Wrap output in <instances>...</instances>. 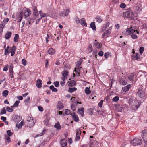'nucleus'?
I'll return each instance as SVG.
<instances>
[{"instance_id":"f257e3e1","label":"nucleus","mask_w":147,"mask_h":147,"mask_svg":"<svg viewBox=\"0 0 147 147\" xmlns=\"http://www.w3.org/2000/svg\"><path fill=\"white\" fill-rule=\"evenodd\" d=\"M31 13V11L29 9H27L26 11L25 12L24 15V16L26 17L25 18L26 19L27 22H26V24L27 25L30 26L34 22V19L33 18H32L30 17L28 18L26 17L29 16Z\"/></svg>"},{"instance_id":"f03ea898","label":"nucleus","mask_w":147,"mask_h":147,"mask_svg":"<svg viewBox=\"0 0 147 147\" xmlns=\"http://www.w3.org/2000/svg\"><path fill=\"white\" fill-rule=\"evenodd\" d=\"M136 32L137 34H139V32L134 30L132 27H131L130 28H127L124 30L122 32V34L124 35L127 36L130 35L132 33H134Z\"/></svg>"},{"instance_id":"7ed1b4c3","label":"nucleus","mask_w":147,"mask_h":147,"mask_svg":"<svg viewBox=\"0 0 147 147\" xmlns=\"http://www.w3.org/2000/svg\"><path fill=\"white\" fill-rule=\"evenodd\" d=\"M142 143V139L140 137H136L131 141V144L133 146L140 145Z\"/></svg>"},{"instance_id":"20e7f679","label":"nucleus","mask_w":147,"mask_h":147,"mask_svg":"<svg viewBox=\"0 0 147 147\" xmlns=\"http://www.w3.org/2000/svg\"><path fill=\"white\" fill-rule=\"evenodd\" d=\"M134 15V12L131 10L130 8H129L127 11L123 13V16L125 17L126 18H130L132 19L133 18Z\"/></svg>"},{"instance_id":"39448f33","label":"nucleus","mask_w":147,"mask_h":147,"mask_svg":"<svg viewBox=\"0 0 147 147\" xmlns=\"http://www.w3.org/2000/svg\"><path fill=\"white\" fill-rule=\"evenodd\" d=\"M143 88L142 85L140 86L137 92V94L140 98H143L144 96V92L143 90Z\"/></svg>"},{"instance_id":"423d86ee","label":"nucleus","mask_w":147,"mask_h":147,"mask_svg":"<svg viewBox=\"0 0 147 147\" xmlns=\"http://www.w3.org/2000/svg\"><path fill=\"white\" fill-rule=\"evenodd\" d=\"M142 138L143 139L144 142L147 143V129H145L142 131Z\"/></svg>"},{"instance_id":"0eeeda50","label":"nucleus","mask_w":147,"mask_h":147,"mask_svg":"<svg viewBox=\"0 0 147 147\" xmlns=\"http://www.w3.org/2000/svg\"><path fill=\"white\" fill-rule=\"evenodd\" d=\"M70 12V9L69 8H68L64 10L63 12H60L59 14L61 16H68Z\"/></svg>"},{"instance_id":"6e6552de","label":"nucleus","mask_w":147,"mask_h":147,"mask_svg":"<svg viewBox=\"0 0 147 147\" xmlns=\"http://www.w3.org/2000/svg\"><path fill=\"white\" fill-rule=\"evenodd\" d=\"M23 16L24 13L23 12H21L17 13L16 18L18 20V22H20L21 21Z\"/></svg>"},{"instance_id":"1a4fd4ad","label":"nucleus","mask_w":147,"mask_h":147,"mask_svg":"<svg viewBox=\"0 0 147 147\" xmlns=\"http://www.w3.org/2000/svg\"><path fill=\"white\" fill-rule=\"evenodd\" d=\"M15 51L16 47L15 46H13L10 49H8V53H11V56H12L15 54Z\"/></svg>"},{"instance_id":"9d476101","label":"nucleus","mask_w":147,"mask_h":147,"mask_svg":"<svg viewBox=\"0 0 147 147\" xmlns=\"http://www.w3.org/2000/svg\"><path fill=\"white\" fill-rule=\"evenodd\" d=\"M98 144V143L96 142L93 140L92 139L90 140L89 142L90 147H97L96 146Z\"/></svg>"},{"instance_id":"9b49d317","label":"nucleus","mask_w":147,"mask_h":147,"mask_svg":"<svg viewBox=\"0 0 147 147\" xmlns=\"http://www.w3.org/2000/svg\"><path fill=\"white\" fill-rule=\"evenodd\" d=\"M131 86L130 84H128L126 86H124L122 88V91L123 92L125 93L128 91L129 89L130 88Z\"/></svg>"},{"instance_id":"f8f14e48","label":"nucleus","mask_w":147,"mask_h":147,"mask_svg":"<svg viewBox=\"0 0 147 147\" xmlns=\"http://www.w3.org/2000/svg\"><path fill=\"white\" fill-rule=\"evenodd\" d=\"M13 65H11L9 68V72L10 74V76L11 78H13L14 77L13 74L14 72L13 70Z\"/></svg>"},{"instance_id":"ddd939ff","label":"nucleus","mask_w":147,"mask_h":147,"mask_svg":"<svg viewBox=\"0 0 147 147\" xmlns=\"http://www.w3.org/2000/svg\"><path fill=\"white\" fill-rule=\"evenodd\" d=\"M71 116L73 119L76 122H78L79 121V119L77 115L74 112L70 114Z\"/></svg>"},{"instance_id":"4468645a","label":"nucleus","mask_w":147,"mask_h":147,"mask_svg":"<svg viewBox=\"0 0 147 147\" xmlns=\"http://www.w3.org/2000/svg\"><path fill=\"white\" fill-rule=\"evenodd\" d=\"M141 5H140L138 6H137L136 7L134 10L135 13H136L138 14L141 11L142 9L141 8Z\"/></svg>"},{"instance_id":"2eb2a0df","label":"nucleus","mask_w":147,"mask_h":147,"mask_svg":"<svg viewBox=\"0 0 147 147\" xmlns=\"http://www.w3.org/2000/svg\"><path fill=\"white\" fill-rule=\"evenodd\" d=\"M81 68V67L76 66V68H75V71L76 73V75L80 76V69Z\"/></svg>"},{"instance_id":"dca6fc26","label":"nucleus","mask_w":147,"mask_h":147,"mask_svg":"<svg viewBox=\"0 0 147 147\" xmlns=\"http://www.w3.org/2000/svg\"><path fill=\"white\" fill-rule=\"evenodd\" d=\"M42 81L41 80L38 79L37 80L36 82V86L38 88H40L42 87Z\"/></svg>"},{"instance_id":"f3484780","label":"nucleus","mask_w":147,"mask_h":147,"mask_svg":"<svg viewBox=\"0 0 147 147\" xmlns=\"http://www.w3.org/2000/svg\"><path fill=\"white\" fill-rule=\"evenodd\" d=\"M67 144V140L65 139L62 140L60 142V145L61 147H66Z\"/></svg>"},{"instance_id":"a211bd4d","label":"nucleus","mask_w":147,"mask_h":147,"mask_svg":"<svg viewBox=\"0 0 147 147\" xmlns=\"http://www.w3.org/2000/svg\"><path fill=\"white\" fill-rule=\"evenodd\" d=\"M96 21L98 23H100L103 20L102 18L100 16H97L96 17Z\"/></svg>"},{"instance_id":"6ab92c4d","label":"nucleus","mask_w":147,"mask_h":147,"mask_svg":"<svg viewBox=\"0 0 147 147\" xmlns=\"http://www.w3.org/2000/svg\"><path fill=\"white\" fill-rule=\"evenodd\" d=\"M11 32H7L5 36V38L6 39H9L11 36Z\"/></svg>"},{"instance_id":"aec40b11","label":"nucleus","mask_w":147,"mask_h":147,"mask_svg":"<svg viewBox=\"0 0 147 147\" xmlns=\"http://www.w3.org/2000/svg\"><path fill=\"white\" fill-rule=\"evenodd\" d=\"M78 111L79 113L81 115L82 117L84 115V110L83 108H82L80 109H78Z\"/></svg>"},{"instance_id":"412c9836","label":"nucleus","mask_w":147,"mask_h":147,"mask_svg":"<svg viewBox=\"0 0 147 147\" xmlns=\"http://www.w3.org/2000/svg\"><path fill=\"white\" fill-rule=\"evenodd\" d=\"M27 123L28 125V126L29 127H30L33 126L34 125L35 123L33 120H32L27 122Z\"/></svg>"},{"instance_id":"4be33fe9","label":"nucleus","mask_w":147,"mask_h":147,"mask_svg":"<svg viewBox=\"0 0 147 147\" xmlns=\"http://www.w3.org/2000/svg\"><path fill=\"white\" fill-rule=\"evenodd\" d=\"M55 49L52 48H49L48 51V53L49 54H55Z\"/></svg>"},{"instance_id":"5701e85b","label":"nucleus","mask_w":147,"mask_h":147,"mask_svg":"<svg viewBox=\"0 0 147 147\" xmlns=\"http://www.w3.org/2000/svg\"><path fill=\"white\" fill-rule=\"evenodd\" d=\"M116 110L118 112H122L123 111V108L121 106H119L116 107Z\"/></svg>"},{"instance_id":"b1692460","label":"nucleus","mask_w":147,"mask_h":147,"mask_svg":"<svg viewBox=\"0 0 147 147\" xmlns=\"http://www.w3.org/2000/svg\"><path fill=\"white\" fill-rule=\"evenodd\" d=\"M119 82L120 84L123 85H126L127 84V81L125 80L123 78L121 79Z\"/></svg>"},{"instance_id":"393cba45","label":"nucleus","mask_w":147,"mask_h":147,"mask_svg":"<svg viewBox=\"0 0 147 147\" xmlns=\"http://www.w3.org/2000/svg\"><path fill=\"white\" fill-rule=\"evenodd\" d=\"M80 24L82 25L83 26H87V24L85 22V19L84 18H82L80 20Z\"/></svg>"},{"instance_id":"a878e982","label":"nucleus","mask_w":147,"mask_h":147,"mask_svg":"<svg viewBox=\"0 0 147 147\" xmlns=\"http://www.w3.org/2000/svg\"><path fill=\"white\" fill-rule=\"evenodd\" d=\"M90 26L91 28L94 30H96V28L95 25V22H92L90 24Z\"/></svg>"},{"instance_id":"bb28decb","label":"nucleus","mask_w":147,"mask_h":147,"mask_svg":"<svg viewBox=\"0 0 147 147\" xmlns=\"http://www.w3.org/2000/svg\"><path fill=\"white\" fill-rule=\"evenodd\" d=\"M10 136L7 135L5 136V139L6 142H7V143H9L11 142V140H10Z\"/></svg>"},{"instance_id":"cd10ccee","label":"nucleus","mask_w":147,"mask_h":147,"mask_svg":"<svg viewBox=\"0 0 147 147\" xmlns=\"http://www.w3.org/2000/svg\"><path fill=\"white\" fill-rule=\"evenodd\" d=\"M33 14L34 16H37L38 15V13L36 8L35 7H34L33 9Z\"/></svg>"},{"instance_id":"c85d7f7f","label":"nucleus","mask_w":147,"mask_h":147,"mask_svg":"<svg viewBox=\"0 0 147 147\" xmlns=\"http://www.w3.org/2000/svg\"><path fill=\"white\" fill-rule=\"evenodd\" d=\"M134 59L138 60L140 58V55L138 53H136L135 54L133 55Z\"/></svg>"},{"instance_id":"c756f323","label":"nucleus","mask_w":147,"mask_h":147,"mask_svg":"<svg viewBox=\"0 0 147 147\" xmlns=\"http://www.w3.org/2000/svg\"><path fill=\"white\" fill-rule=\"evenodd\" d=\"M136 32L134 33H132L131 35V37L133 39H136L138 37L136 34Z\"/></svg>"},{"instance_id":"7c9ffc66","label":"nucleus","mask_w":147,"mask_h":147,"mask_svg":"<svg viewBox=\"0 0 147 147\" xmlns=\"http://www.w3.org/2000/svg\"><path fill=\"white\" fill-rule=\"evenodd\" d=\"M76 84V82L74 80L71 81L69 83V85L70 86H74Z\"/></svg>"},{"instance_id":"2f4dec72","label":"nucleus","mask_w":147,"mask_h":147,"mask_svg":"<svg viewBox=\"0 0 147 147\" xmlns=\"http://www.w3.org/2000/svg\"><path fill=\"white\" fill-rule=\"evenodd\" d=\"M134 76V74H131L128 76V79L130 81H133Z\"/></svg>"},{"instance_id":"473e14b6","label":"nucleus","mask_w":147,"mask_h":147,"mask_svg":"<svg viewBox=\"0 0 147 147\" xmlns=\"http://www.w3.org/2000/svg\"><path fill=\"white\" fill-rule=\"evenodd\" d=\"M110 31H109L108 30L105 31L102 35V38H104L106 35L110 34L111 33Z\"/></svg>"},{"instance_id":"72a5a7b5","label":"nucleus","mask_w":147,"mask_h":147,"mask_svg":"<svg viewBox=\"0 0 147 147\" xmlns=\"http://www.w3.org/2000/svg\"><path fill=\"white\" fill-rule=\"evenodd\" d=\"M54 127L58 129H59L61 128V126L60 125L59 122L57 123L54 125Z\"/></svg>"},{"instance_id":"f704fd0d","label":"nucleus","mask_w":147,"mask_h":147,"mask_svg":"<svg viewBox=\"0 0 147 147\" xmlns=\"http://www.w3.org/2000/svg\"><path fill=\"white\" fill-rule=\"evenodd\" d=\"M77 88L75 87L70 88L68 90V91L70 93H72L73 92L76 90Z\"/></svg>"},{"instance_id":"c9c22d12","label":"nucleus","mask_w":147,"mask_h":147,"mask_svg":"<svg viewBox=\"0 0 147 147\" xmlns=\"http://www.w3.org/2000/svg\"><path fill=\"white\" fill-rule=\"evenodd\" d=\"M62 75L63 77L67 78V72L66 71H63L62 72Z\"/></svg>"},{"instance_id":"e433bc0d","label":"nucleus","mask_w":147,"mask_h":147,"mask_svg":"<svg viewBox=\"0 0 147 147\" xmlns=\"http://www.w3.org/2000/svg\"><path fill=\"white\" fill-rule=\"evenodd\" d=\"M85 93L87 94H89L91 92L90 89L88 87H87L85 88Z\"/></svg>"},{"instance_id":"4c0bfd02","label":"nucleus","mask_w":147,"mask_h":147,"mask_svg":"<svg viewBox=\"0 0 147 147\" xmlns=\"http://www.w3.org/2000/svg\"><path fill=\"white\" fill-rule=\"evenodd\" d=\"M19 39V35L18 34H16L15 35V36L14 38V41L16 42H17L18 41Z\"/></svg>"},{"instance_id":"58836bf2","label":"nucleus","mask_w":147,"mask_h":147,"mask_svg":"<svg viewBox=\"0 0 147 147\" xmlns=\"http://www.w3.org/2000/svg\"><path fill=\"white\" fill-rule=\"evenodd\" d=\"M39 13L41 16V18H42V17H46L47 16V15L46 13H43L42 11H39Z\"/></svg>"},{"instance_id":"ea45409f","label":"nucleus","mask_w":147,"mask_h":147,"mask_svg":"<svg viewBox=\"0 0 147 147\" xmlns=\"http://www.w3.org/2000/svg\"><path fill=\"white\" fill-rule=\"evenodd\" d=\"M20 102V101L19 100L16 101L14 104L12 106H11V107H17Z\"/></svg>"},{"instance_id":"a19ab883","label":"nucleus","mask_w":147,"mask_h":147,"mask_svg":"<svg viewBox=\"0 0 147 147\" xmlns=\"http://www.w3.org/2000/svg\"><path fill=\"white\" fill-rule=\"evenodd\" d=\"M57 107L59 110H61L63 107L62 104L60 102L58 103Z\"/></svg>"},{"instance_id":"79ce46f5","label":"nucleus","mask_w":147,"mask_h":147,"mask_svg":"<svg viewBox=\"0 0 147 147\" xmlns=\"http://www.w3.org/2000/svg\"><path fill=\"white\" fill-rule=\"evenodd\" d=\"M8 93L9 92L7 90H5L2 93L3 96L5 97H6L8 95Z\"/></svg>"},{"instance_id":"37998d69","label":"nucleus","mask_w":147,"mask_h":147,"mask_svg":"<svg viewBox=\"0 0 147 147\" xmlns=\"http://www.w3.org/2000/svg\"><path fill=\"white\" fill-rule=\"evenodd\" d=\"M6 110L5 108H4L1 110L0 113L1 115L5 114Z\"/></svg>"},{"instance_id":"c03bdc74","label":"nucleus","mask_w":147,"mask_h":147,"mask_svg":"<svg viewBox=\"0 0 147 147\" xmlns=\"http://www.w3.org/2000/svg\"><path fill=\"white\" fill-rule=\"evenodd\" d=\"M80 131L79 129H77L76 130V136H80Z\"/></svg>"},{"instance_id":"a18cd8bd","label":"nucleus","mask_w":147,"mask_h":147,"mask_svg":"<svg viewBox=\"0 0 147 147\" xmlns=\"http://www.w3.org/2000/svg\"><path fill=\"white\" fill-rule=\"evenodd\" d=\"M95 46L97 48H99L101 46V45L100 43L98 42H96L94 44Z\"/></svg>"},{"instance_id":"49530a36","label":"nucleus","mask_w":147,"mask_h":147,"mask_svg":"<svg viewBox=\"0 0 147 147\" xmlns=\"http://www.w3.org/2000/svg\"><path fill=\"white\" fill-rule=\"evenodd\" d=\"M6 109L7 111L10 112H12L13 111V109L9 107H6Z\"/></svg>"},{"instance_id":"de8ad7c7","label":"nucleus","mask_w":147,"mask_h":147,"mask_svg":"<svg viewBox=\"0 0 147 147\" xmlns=\"http://www.w3.org/2000/svg\"><path fill=\"white\" fill-rule=\"evenodd\" d=\"M65 113L67 115H69L70 114V111L68 109H66L65 110Z\"/></svg>"},{"instance_id":"09e8293b","label":"nucleus","mask_w":147,"mask_h":147,"mask_svg":"<svg viewBox=\"0 0 147 147\" xmlns=\"http://www.w3.org/2000/svg\"><path fill=\"white\" fill-rule=\"evenodd\" d=\"M82 62V60H80L79 61L77 62V64H76V66L80 67Z\"/></svg>"},{"instance_id":"8fccbe9b","label":"nucleus","mask_w":147,"mask_h":147,"mask_svg":"<svg viewBox=\"0 0 147 147\" xmlns=\"http://www.w3.org/2000/svg\"><path fill=\"white\" fill-rule=\"evenodd\" d=\"M9 66L7 65L5 66L4 67L3 69V70L5 71H7L9 68Z\"/></svg>"},{"instance_id":"3c124183","label":"nucleus","mask_w":147,"mask_h":147,"mask_svg":"<svg viewBox=\"0 0 147 147\" xmlns=\"http://www.w3.org/2000/svg\"><path fill=\"white\" fill-rule=\"evenodd\" d=\"M144 50V48L143 47H141L140 48L139 52L140 53L141 55H142Z\"/></svg>"},{"instance_id":"603ef678","label":"nucleus","mask_w":147,"mask_h":147,"mask_svg":"<svg viewBox=\"0 0 147 147\" xmlns=\"http://www.w3.org/2000/svg\"><path fill=\"white\" fill-rule=\"evenodd\" d=\"M119 99V98L118 96H116L114 97L112 99L113 101L114 102H116Z\"/></svg>"},{"instance_id":"864d4df0","label":"nucleus","mask_w":147,"mask_h":147,"mask_svg":"<svg viewBox=\"0 0 147 147\" xmlns=\"http://www.w3.org/2000/svg\"><path fill=\"white\" fill-rule=\"evenodd\" d=\"M30 97L29 96L27 97L24 100L25 103L26 104H28V102L30 100Z\"/></svg>"},{"instance_id":"5fc2aeb1","label":"nucleus","mask_w":147,"mask_h":147,"mask_svg":"<svg viewBox=\"0 0 147 147\" xmlns=\"http://www.w3.org/2000/svg\"><path fill=\"white\" fill-rule=\"evenodd\" d=\"M24 124L23 122L22 121L18 125H16V126L17 127L19 128L20 127H22V125H23Z\"/></svg>"},{"instance_id":"6e6d98bb","label":"nucleus","mask_w":147,"mask_h":147,"mask_svg":"<svg viewBox=\"0 0 147 147\" xmlns=\"http://www.w3.org/2000/svg\"><path fill=\"white\" fill-rule=\"evenodd\" d=\"M71 109L72 111H74L76 110V107L73 104L71 105Z\"/></svg>"},{"instance_id":"4d7b16f0","label":"nucleus","mask_w":147,"mask_h":147,"mask_svg":"<svg viewBox=\"0 0 147 147\" xmlns=\"http://www.w3.org/2000/svg\"><path fill=\"white\" fill-rule=\"evenodd\" d=\"M9 19L7 18L5 19H4L2 23L3 24H4L5 25L9 21Z\"/></svg>"},{"instance_id":"13d9d810","label":"nucleus","mask_w":147,"mask_h":147,"mask_svg":"<svg viewBox=\"0 0 147 147\" xmlns=\"http://www.w3.org/2000/svg\"><path fill=\"white\" fill-rule=\"evenodd\" d=\"M7 133L8 136H11L13 134V133L11 132L10 130H8L7 131Z\"/></svg>"},{"instance_id":"bf43d9fd","label":"nucleus","mask_w":147,"mask_h":147,"mask_svg":"<svg viewBox=\"0 0 147 147\" xmlns=\"http://www.w3.org/2000/svg\"><path fill=\"white\" fill-rule=\"evenodd\" d=\"M103 101L102 100H101L98 103V105L101 108L102 107Z\"/></svg>"},{"instance_id":"052dcab7","label":"nucleus","mask_w":147,"mask_h":147,"mask_svg":"<svg viewBox=\"0 0 147 147\" xmlns=\"http://www.w3.org/2000/svg\"><path fill=\"white\" fill-rule=\"evenodd\" d=\"M22 62L23 64L25 66L26 65L27 61L26 60L24 59H22Z\"/></svg>"},{"instance_id":"680f3d73","label":"nucleus","mask_w":147,"mask_h":147,"mask_svg":"<svg viewBox=\"0 0 147 147\" xmlns=\"http://www.w3.org/2000/svg\"><path fill=\"white\" fill-rule=\"evenodd\" d=\"M120 7L121 8H125L126 7L125 4L123 3H122L120 5Z\"/></svg>"},{"instance_id":"e2e57ef3","label":"nucleus","mask_w":147,"mask_h":147,"mask_svg":"<svg viewBox=\"0 0 147 147\" xmlns=\"http://www.w3.org/2000/svg\"><path fill=\"white\" fill-rule=\"evenodd\" d=\"M45 124L46 125L48 124L49 121V119L48 118L45 119L44 121Z\"/></svg>"},{"instance_id":"0e129e2a","label":"nucleus","mask_w":147,"mask_h":147,"mask_svg":"<svg viewBox=\"0 0 147 147\" xmlns=\"http://www.w3.org/2000/svg\"><path fill=\"white\" fill-rule=\"evenodd\" d=\"M59 82L56 81L54 83V84L56 87H58L59 86Z\"/></svg>"},{"instance_id":"69168bd1","label":"nucleus","mask_w":147,"mask_h":147,"mask_svg":"<svg viewBox=\"0 0 147 147\" xmlns=\"http://www.w3.org/2000/svg\"><path fill=\"white\" fill-rule=\"evenodd\" d=\"M49 38V36L48 34H47V36L46 37V38H45L46 42L47 43L49 41L48 39Z\"/></svg>"},{"instance_id":"338daca9","label":"nucleus","mask_w":147,"mask_h":147,"mask_svg":"<svg viewBox=\"0 0 147 147\" xmlns=\"http://www.w3.org/2000/svg\"><path fill=\"white\" fill-rule=\"evenodd\" d=\"M32 120H33V117H28L27 118V122Z\"/></svg>"},{"instance_id":"774afa93","label":"nucleus","mask_w":147,"mask_h":147,"mask_svg":"<svg viewBox=\"0 0 147 147\" xmlns=\"http://www.w3.org/2000/svg\"><path fill=\"white\" fill-rule=\"evenodd\" d=\"M98 55L100 56H102L103 55V52L102 51H100L98 53Z\"/></svg>"}]
</instances>
